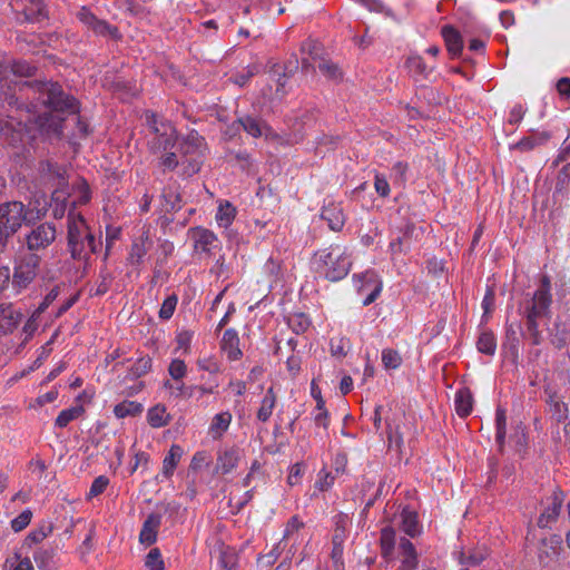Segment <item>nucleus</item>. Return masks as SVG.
Instances as JSON below:
<instances>
[{"mask_svg": "<svg viewBox=\"0 0 570 570\" xmlns=\"http://www.w3.org/2000/svg\"><path fill=\"white\" fill-rule=\"evenodd\" d=\"M174 249H175V246L171 242H169V240L160 242L158 249H157L158 258L166 259L169 255L173 254Z\"/></svg>", "mask_w": 570, "mask_h": 570, "instance_id": "0e129e2a", "label": "nucleus"}, {"mask_svg": "<svg viewBox=\"0 0 570 570\" xmlns=\"http://www.w3.org/2000/svg\"><path fill=\"white\" fill-rule=\"evenodd\" d=\"M570 331L566 325L556 324L554 332L551 334V344L556 348H563L568 344Z\"/></svg>", "mask_w": 570, "mask_h": 570, "instance_id": "79ce46f5", "label": "nucleus"}, {"mask_svg": "<svg viewBox=\"0 0 570 570\" xmlns=\"http://www.w3.org/2000/svg\"><path fill=\"white\" fill-rule=\"evenodd\" d=\"M151 245L153 242L148 232H142V234L132 242L128 256L129 263L132 266L139 265L146 256L147 252L150 249Z\"/></svg>", "mask_w": 570, "mask_h": 570, "instance_id": "f3484780", "label": "nucleus"}, {"mask_svg": "<svg viewBox=\"0 0 570 570\" xmlns=\"http://www.w3.org/2000/svg\"><path fill=\"white\" fill-rule=\"evenodd\" d=\"M547 403L550 407L551 417L557 423L564 422L568 419V415H569L568 404L562 402L556 394L550 395Z\"/></svg>", "mask_w": 570, "mask_h": 570, "instance_id": "cd10ccee", "label": "nucleus"}, {"mask_svg": "<svg viewBox=\"0 0 570 570\" xmlns=\"http://www.w3.org/2000/svg\"><path fill=\"white\" fill-rule=\"evenodd\" d=\"M22 313L16 311L11 304L0 305V336L12 333L22 321Z\"/></svg>", "mask_w": 570, "mask_h": 570, "instance_id": "f8f14e48", "label": "nucleus"}, {"mask_svg": "<svg viewBox=\"0 0 570 570\" xmlns=\"http://www.w3.org/2000/svg\"><path fill=\"white\" fill-rule=\"evenodd\" d=\"M301 51L303 55L302 68L305 70L314 67L313 62H315L317 60L320 61L321 59H323L321 57V53H322L321 45L315 40L307 39L306 41H304L302 43Z\"/></svg>", "mask_w": 570, "mask_h": 570, "instance_id": "aec40b11", "label": "nucleus"}, {"mask_svg": "<svg viewBox=\"0 0 570 570\" xmlns=\"http://www.w3.org/2000/svg\"><path fill=\"white\" fill-rule=\"evenodd\" d=\"M77 18L81 23L97 35L111 33V27L106 21L98 19L87 7H81L79 9Z\"/></svg>", "mask_w": 570, "mask_h": 570, "instance_id": "2eb2a0df", "label": "nucleus"}, {"mask_svg": "<svg viewBox=\"0 0 570 570\" xmlns=\"http://www.w3.org/2000/svg\"><path fill=\"white\" fill-rule=\"evenodd\" d=\"M148 126L154 132V138L149 141L154 153L167 151L173 148L176 141V130L169 122H159L155 114H147Z\"/></svg>", "mask_w": 570, "mask_h": 570, "instance_id": "0eeeda50", "label": "nucleus"}, {"mask_svg": "<svg viewBox=\"0 0 570 570\" xmlns=\"http://www.w3.org/2000/svg\"><path fill=\"white\" fill-rule=\"evenodd\" d=\"M557 90L563 97H570V78H561L557 82Z\"/></svg>", "mask_w": 570, "mask_h": 570, "instance_id": "774afa93", "label": "nucleus"}, {"mask_svg": "<svg viewBox=\"0 0 570 570\" xmlns=\"http://www.w3.org/2000/svg\"><path fill=\"white\" fill-rule=\"evenodd\" d=\"M401 556V566L399 570H416L419 558L414 544L406 538H402L399 543Z\"/></svg>", "mask_w": 570, "mask_h": 570, "instance_id": "dca6fc26", "label": "nucleus"}, {"mask_svg": "<svg viewBox=\"0 0 570 570\" xmlns=\"http://www.w3.org/2000/svg\"><path fill=\"white\" fill-rule=\"evenodd\" d=\"M238 122L243 127V129L254 138H258L262 136H266V137L268 136L269 127L265 122H263L256 118L246 116V117L239 118Z\"/></svg>", "mask_w": 570, "mask_h": 570, "instance_id": "b1692460", "label": "nucleus"}, {"mask_svg": "<svg viewBox=\"0 0 570 570\" xmlns=\"http://www.w3.org/2000/svg\"><path fill=\"white\" fill-rule=\"evenodd\" d=\"M55 239V226L48 223H43L33 228L27 235V245L30 250H39L48 247Z\"/></svg>", "mask_w": 570, "mask_h": 570, "instance_id": "1a4fd4ad", "label": "nucleus"}, {"mask_svg": "<svg viewBox=\"0 0 570 570\" xmlns=\"http://www.w3.org/2000/svg\"><path fill=\"white\" fill-rule=\"evenodd\" d=\"M161 524V515L159 513H150L142 523L139 533V541L145 546H151L157 541V534Z\"/></svg>", "mask_w": 570, "mask_h": 570, "instance_id": "4468645a", "label": "nucleus"}, {"mask_svg": "<svg viewBox=\"0 0 570 570\" xmlns=\"http://www.w3.org/2000/svg\"><path fill=\"white\" fill-rule=\"evenodd\" d=\"M20 92L29 98L30 92L38 95L42 111H38V105H32V109H17L19 117L16 119L10 116L7 120H0L1 137L11 145L23 141L26 135H31L33 129H38L46 135L60 136L62 134L63 115H76L78 104L75 98L66 95L58 83L53 82H29L23 81L14 85ZM4 100L9 106L17 104L18 97L13 94H3ZM2 94H0V98Z\"/></svg>", "mask_w": 570, "mask_h": 570, "instance_id": "f257e3e1", "label": "nucleus"}, {"mask_svg": "<svg viewBox=\"0 0 570 570\" xmlns=\"http://www.w3.org/2000/svg\"><path fill=\"white\" fill-rule=\"evenodd\" d=\"M183 456V449L178 444H173L168 454L163 461V473L166 476H170L174 473L179 460Z\"/></svg>", "mask_w": 570, "mask_h": 570, "instance_id": "c85d7f7f", "label": "nucleus"}, {"mask_svg": "<svg viewBox=\"0 0 570 570\" xmlns=\"http://www.w3.org/2000/svg\"><path fill=\"white\" fill-rule=\"evenodd\" d=\"M495 425H497V443L499 444L500 451H502L505 438L507 416L505 411L502 407H498L495 412Z\"/></svg>", "mask_w": 570, "mask_h": 570, "instance_id": "ea45409f", "label": "nucleus"}, {"mask_svg": "<svg viewBox=\"0 0 570 570\" xmlns=\"http://www.w3.org/2000/svg\"><path fill=\"white\" fill-rule=\"evenodd\" d=\"M178 158L175 153H168L161 157L160 165L166 169H174L178 165Z\"/></svg>", "mask_w": 570, "mask_h": 570, "instance_id": "338daca9", "label": "nucleus"}, {"mask_svg": "<svg viewBox=\"0 0 570 570\" xmlns=\"http://www.w3.org/2000/svg\"><path fill=\"white\" fill-rule=\"evenodd\" d=\"M147 421L153 428H163L169 423V415L166 413L164 405L157 404L149 409Z\"/></svg>", "mask_w": 570, "mask_h": 570, "instance_id": "c756f323", "label": "nucleus"}, {"mask_svg": "<svg viewBox=\"0 0 570 570\" xmlns=\"http://www.w3.org/2000/svg\"><path fill=\"white\" fill-rule=\"evenodd\" d=\"M562 539L559 535H552L549 539H543L541 541V548L539 551V559L541 562H544V559L551 561L559 556V550L561 549Z\"/></svg>", "mask_w": 570, "mask_h": 570, "instance_id": "5701e85b", "label": "nucleus"}, {"mask_svg": "<svg viewBox=\"0 0 570 570\" xmlns=\"http://www.w3.org/2000/svg\"><path fill=\"white\" fill-rule=\"evenodd\" d=\"M487 557H488V551L485 548H476V549L470 550L468 552V554L465 552H462L460 562H461V564L469 563L471 566H479Z\"/></svg>", "mask_w": 570, "mask_h": 570, "instance_id": "a19ab883", "label": "nucleus"}, {"mask_svg": "<svg viewBox=\"0 0 570 570\" xmlns=\"http://www.w3.org/2000/svg\"><path fill=\"white\" fill-rule=\"evenodd\" d=\"M39 257L35 254H29L23 257L16 266L13 281L17 284H29L35 281L38 272Z\"/></svg>", "mask_w": 570, "mask_h": 570, "instance_id": "9d476101", "label": "nucleus"}, {"mask_svg": "<svg viewBox=\"0 0 570 570\" xmlns=\"http://www.w3.org/2000/svg\"><path fill=\"white\" fill-rule=\"evenodd\" d=\"M235 216L236 208L229 202H224L217 208L215 220L219 227L227 228L234 222Z\"/></svg>", "mask_w": 570, "mask_h": 570, "instance_id": "bb28decb", "label": "nucleus"}, {"mask_svg": "<svg viewBox=\"0 0 570 570\" xmlns=\"http://www.w3.org/2000/svg\"><path fill=\"white\" fill-rule=\"evenodd\" d=\"M109 479L105 475L97 476L94 482L91 483L90 490H89V498L97 497L101 494L108 487Z\"/></svg>", "mask_w": 570, "mask_h": 570, "instance_id": "6e6d98bb", "label": "nucleus"}, {"mask_svg": "<svg viewBox=\"0 0 570 570\" xmlns=\"http://www.w3.org/2000/svg\"><path fill=\"white\" fill-rule=\"evenodd\" d=\"M186 371L185 362L178 358L173 360L168 367L169 375L175 381L181 380L186 375Z\"/></svg>", "mask_w": 570, "mask_h": 570, "instance_id": "5fc2aeb1", "label": "nucleus"}, {"mask_svg": "<svg viewBox=\"0 0 570 570\" xmlns=\"http://www.w3.org/2000/svg\"><path fill=\"white\" fill-rule=\"evenodd\" d=\"M203 146V138L196 132L191 131L189 132L185 139L183 140L180 145L181 153L184 157L191 156V159L188 160L187 158L181 161L183 165L185 163H188V165L185 168L186 175H194L199 171L200 169V148Z\"/></svg>", "mask_w": 570, "mask_h": 570, "instance_id": "6e6552de", "label": "nucleus"}, {"mask_svg": "<svg viewBox=\"0 0 570 570\" xmlns=\"http://www.w3.org/2000/svg\"><path fill=\"white\" fill-rule=\"evenodd\" d=\"M53 554L55 552L51 548H39L35 551L33 559L39 569H46Z\"/></svg>", "mask_w": 570, "mask_h": 570, "instance_id": "de8ad7c7", "label": "nucleus"}, {"mask_svg": "<svg viewBox=\"0 0 570 570\" xmlns=\"http://www.w3.org/2000/svg\"><path fill=\"white\" fill-rule=\"evenodd\" d=\"M275 402H276V395H275L273 389L271 387L266 392V394L262 401V405L257 412V419L259 421H262V422L268 421V419L271 417V415L273 413Z\"/></svg>", "mask_w": 570, "mask_h": 570, "instance_id": "72a5a7b5", "label": "nucleus"}, {"mask_svg": "<svg viewBox=\"0 0 570 570\" xmlns=\"http://www.w3.org/2000/svg\"><path fill=\"white\" fill-rule=\"evenodd\" d=\"M348 341L345 338L331 341V353L333 356L343 357L346 355L345 346Z\"/></svg>", "mask_w": 570, "mask_h": 570, "instance_id": "052dcab7", "label": "nucleus"}, {"mask_svg": "<svg viewBox=\"0 0 570 570\" xmlns=\"http://www.w3.org/2000/svg\"><path fill=\"white\" fill-rule=\"evenodd\" d=\"M564 500V494L561 490L556 489L551 497L548 498V505L538 519L540 528H548L550 523L554 522L560 513Z\"/></svg>", "mask_w": 570, "mask_h": 570, "instance_id": "9b49d317", "label": "nucleus"}, {"mask_svg": "<svg viewBox=\"0 0 570 570\" xmlns=\"http://www.w3.org/2000/svg\"><path fill=\"white\" fill-rule=\"evenodd\" d=\"M165 199L170 205V210H179L181 208V198L178 193L173 191L171 189H167L164 193Z\"/></svg>", "mask_w": 570, "mask_h": 570, "instance_id": "bf43d9fd", "label": "nucleus"}, {"mask_svg": "<svg viewBox=\"0 0 570 570\" xmlns=\"http://www.w3.org/2000/svg\"><path fill=\"white\" fill-rule=\"evenodd\" d=\"M317 67H318L320 71L325 77H327L330 79L337 80L338 78H341V72H340L338 67L335 63L331 62V61L321 59L318 61Z\"/></svg>", "mask_w": 570, "mask_h": 570, "instance_id": "09e8293b", "label": "nucleus"}, {"mask_svg": "<svg viewBox=\"0 0 570 570\" xmlns=\"http://www.w3.org/2000/svg\"><path fill=\"white\" fill-rule=\"evenodd\" d=\"M240 460V451L237 448H229L220 451L217 456L216 472H222L223 474H227L232 472L238 464Z\"/></svg>", "mask_w": 570, "mask_h": 570, "instance_id": "a211bd4d", "label": "nucleus"}, {"mask_svg": "<svg viewBox=\"0 0 570 570\" xmlns=\"http://www.w3.org/2000/svg\"><path fill=\"white\" fill-rule=\"evenodd\" d=\"M232 421V414L229 412H223L216 414L210 424V432L214 438H219L225 432Z\"/></svg>", "mask_w": 570, "mask_h": 570, "instance_id": "c9c22d12", "label": "nucleus"}, {"mask_svg": "<svg viewBox=\"0 0 570 570\" xmlns=\"http://www.w3.org/2000/svg\"><path fill=\"white\" fill-rule=\"evenodd\" d=\"M479 352L493 355L497 350V341L494 334L489 331H484L480 334L478 343H476Z\"/></svg>", "mask_w": 570, "mask_h": 570, "instance_id": "e433bc0d", "label": "nucleus"}, {"mask_svg": "<svg viewBox=\"0 0 570 570\" xmlns=\"http://www.w3.org/2000/svg\"><path fill=\"white\" fill-rule=\"evenodd\" d=\"M495 306V294L493 291V287H489L483 301H482V308H483V316L482 322H487L490 314L493 312Z\"/></svg>", "mask_w": 570, "mask_h": 570, "instance_id": "49530a36", "label": "nucleus"}, {"mask_svg": "<svg viewBox=\"0 0 570 570\" xmlns=\"http://www.w3.org/2000/svg\"><path fill=\"white\" fill-rule=\"evenodd\" d=\"M525 114V108L522 105H515L509 112V122L512 125L519 124Z\"/></svg>", "mask_w": 570, "mask_h": 570, "instance_id": "680f3d73", "label": "nucleus"}, {"mask_svg": "<svg viewBox=\"0 0 570 570\" xmlns=\"http://www.w3.org/2000/svg\"><path fill=\"white\" fill-rule=\"evenodd\" d=\"M220 345L222 350L227 354V357L232 361L238 360L243 354L239 348L238 334L233 328H228L224 332Z\"/></svg>", "mask_w": 570, "mask_h": 570, "instance_id": "6ab92c4d", "label": "nucleus"}, {"mask_svg": "<svg viewBox=\"0 0 570 570\" xmlns=\"http://www.w3.org/2000/svg\"><path fill=\"white\" fill-rule=\"evenodd\" d=\"M153 360L150 356H142L138 358L135 364L129 368L125 379L137 380L147 374L151 368Z\"/></svg>", "mask_w": 570, "mask_h": 570, "instance_id": "f704fd0d", "label": "nucleus"}, {"mask_svg": "<svg viewBox=\"0 0 570 570\" xmlns=\"http://www.w3.org/2000/svg\"><path fill=\"white\" fill-rule=\"evenodd\" d=\"M85 412L82 405L73 406L67 410H63L59 413L56 419V425L58 428H66L71 421L79 417Z\"/></svg>", "mask_w": 570, "mask_h": 570, "instance_id": "4c0bfd02", "label": "nucleus"}, {"mask_svg": "<svg viewBox=\"0 0 570 570\" xmlns=\"http://www.w3.org/2000/svg\"><path fill=\"white\" fill-rule=\"evenodd\" d=\"M188 239L191 242L194 254L200 258H209L220 250L222 242L214 232L205 227H193L188 229Z\"/></svg>", "mask_w": 570, "mask_h": 570, "instance_id": "423d86ee", "label": "nucleus"}, {"mask_svg": "<svg viewBox=\"0 0 570 570\" xmlns=\"http://www.w3.org/2000/svg\"><path fill=\"white\" fill-rule=\"evenodd\" d=\"M68 248L73 259L87 262L96 253L99 242L96 240L83 216L71 208L67 216Z\"/></svg>", "mask_w": 570, "mask_h": 570, "instance_id": "f03ea898", "label": "nucleus"}, {"mask_svg": "<svg viewBox=\"0 0 570 570\" xmlns=\"http://www.w3.org/2000/svg\"><path fill=\"white\" fill-rule=\"evenodd\" d=\"M145 566L149 570H164V561L161 558L160 550L158 548H153L148 554L146 556Z\"/></svg>", "mask_w": 570, "mask_h": 570, "instance_id": "a18cd8bd", "label": "nucleus"}, {"mask_svg": "<svg viewBox=\"0 0 570 570\" xmlns=\"http://www.w3.org/2000/svg\"><path fill=\"white\" fill-rule=\"evenodd\" d=\"M455 411L459 416H468L473 407V395L468 387L460 389L455 394Z\"/></svg>", "mask_w": 570, "mask_h": 570, "instance_id": "393cba45", "label": "nucleus"}, {"mask_svg": "<svg viewBox=\"0 0 570 570\" xmlns=\"http://www.w3.org/2000/svg\"><path fill=\"white\" fill-rule=\"evenodd\" d=\"M401 518L402 529L407 535L414 538L417 534H420L421 527L419 524V517L415 511L410 510L407 507H405L402 510Z\"/></svg>", "mask_w": 570, "mask_h": 570, "instance_id": "a878e982", "label": "nucleus"}, {"mask_svg": "<svg viewBox=\"0 0 570 570\" xmlns=\"http://www.w3.org/2000/svg\"><path fill=\"white\" fill-rule=\"evenodd\" d=\"M322 218L327 222L328 227L338 232L342 229L345 223V216L343 214V209L337 204H330L325 206L321 214Z\"/></svg>", "mask_w": 570, "mask_h": 570, "instance_id": "412c9836", "label": "nucleus"}, {"mask_svg": "<svg viewBox=\"0 0 570 570\" xmlns=\"http://www.w3.org/2000/svg\"><path fill=\"white\" fill-rule=\"evenodd\" d=\"M142 404L135 401H124L117 404L114 413L117 417L136 416L142 412Z\"/></svg>", "mask_w": 570, "mask_h": 570, "instance_id": "2f4dec72", "label": "nucleus"}, {"mask_svg": "<svg viewBox=\"0 0 570 570\" xmlns=\"http://www.w3.org/2000/svg\"><path fill=\"white\" fill-rule=\"evenodd\" d=\"M343 546H333L331 558L336 570H343Z\"/></svg>", "mask_w": 570, "mask_h": 570, "instance_id": "e2e57ef3", "label": "nucleus"}, {"mask_svg": "<svg viewBox=\"0 0 570 570\" xmlns=\"http://www.w3.org/2000/svg\"><path fill=\"white\" fill-rule=\"evenodd\" d=\"M33 67L24 61H16L11 65V71L18 76H31Z\"/></svg>", "mask_w": 570, "mask_h": 570, "instance_id": "13d9d810", "label": "nucleus"}, {"mask_svg": "<svg viewBox=\"0 0 570 570\" xmlns=\"http://www.w3.org/2000/svg\"><path fill=\"white\" fill-rule=\"evenodd\" d=\"M31 519L32 512L31 510L27 509L11 521V529L14 532H20L29 525Z\"/></svg>", "mask_w": 570, "mask_h": 570, "instance_id": "8fccbe9b", "label": "nucleus"}, {"mask_svg": "<svg viewBox=\"0 0 570 570\" xmlns=\"http://www.w3.org/2000/svg\"><path fill=\"white\" fill-rule=\"evenodd\" d=\"M428 272L433 275H439L444 272V262L438 258H432L428 262Z\"/></svg>", "mask_w": 570, "mask_h": 570, "instance_id": "69168bd1", "label": "nucleus"}, {"mask_svg": "<svg viewBox=\"0 0 570 570\" xmlns=\"http://www.w3.org/2000/svg\"><path fill=\"white\" fill-rule=\"evenodd\" d=\"M406 66L410 71L416 75L426 76L429 73V69L424 63L423 58L419 55H411L406 60Z\"/></svg>", "mask_w": 570, "mask_h": 570, "instance_id": "c03bdc74", "label": "nucleus"}, {"mask_svg": "<svg viewBox=\"0 0 570 570\" xmlns=\"http://www.w3.org/2000/svg\"><path fill=\"white\" fill-rule=\"evenodd\" d=\"M442 37L450 55L452 57H459L463 49V41L459 31L451 26H444L442 28Z\"/></svg>", "mask_w": 570, "mask_h": 570, "instance_id": "4be33fe9", "label": "nucleus"}, {"mask_svg": "<svg viewBox=\"0 0 570 570\" xmlns=\"http://www.w3.org/2000/svg\"><path fill=\"white\" fill-rule=\"evenodd\" d=\"M552 295L549 287H539L529 299L523 303L525 328L533 345L542 342V335L539 330V318L550 317V306Z\"/></svg>", "mask_w": 570, "mask_h": 570, "instance_id": "7ed1b4c3", "label": "nucleus"}, {"mask_svg": "<svg viewBox=\"0 0 570 570\" xmlns=\"http://www.w3.org/2000/svg\"><path fill=\"white\" fill-rule=\"evenodd\" d=\"M380 540H381L382 554L384 557H389L394 549L395 531L390 527L383 528L381 531Z\"/></svg>", "mask_w": 570, "mask_h": 570, "instance_id": "58836bf2", "label": "nucleus"}, {"mask_svg": "<svg viewBox=\"0 0 570 570\" xmlns=\"http://www.w3.org/2000/svg\"><path fill=\"white\" fill-rule=\"evenodd\" d=\"M265 273L269 275L267 282L269 283H279L287 282L283 274L281 273V266L273 259L267 261L264 266Z\"/></svg>", "mask_w": 570, "mask_h": 570, "instance_id": "37998d69", "label": "nucleus"}, {"mask_svg": "<svg viewBox=\"0 0 570 570\" xmlns=\"http://www.w3.org/2000/svg\"><path fill=\"white\" fill-rule=\"evenodd\" d=\"M23 203L12 200L0 204V250L4 248L8 239L16 234L24 223H29L31 217Z\"/></svg>", "mask_w": 570, "mask_h": 570, "instance_id": "20e7f679", "label": "nucleus"}, {"mask_svg": "<svg viewBox=\"0 0 570 570\" xmlns=\"http://www.w3.org/2000/svg\"><path fill=\"white\" fill-rule=\"evenodd\" d=\"M52 524H42L39 529L30 532L22 544V548H32V546L38 544L42 542L51 532H52Z\"/></svg>", "mask_w": 570, "mask_h": 570, "instance_id": "473e14b6", "label": "nucleus"}, {"mask_svg": "<svg viewBox=\"0 0 570 570\" xmlns=\"http://www.w3.org/2000/svg\"><path fill=\"white\" fill-rule=\"evenodd\" d=\"M23 13L28 21H40L45 18L41 0H21Z\"/></svg>", "mask_w": 570, "mask_h": 570, "instance_id": "7c9ffc66", "label": "nucleus"}, {"mask_svg": "<svg viewBox=\"0 0 570 570\" xmlns=\"http://www.w3.org/2000/svg\"><path fill=\"white\" fill-rule=\"evenodd\" d=\"M375 191L381 197H387L390 195V185L383 175L376 174L374 179Z\"/></svg>", "mask_w": 570, "mask_h": 570, "instance_id": "4d7b16f0", "label": "nucleus"}, {"mask_svg": "<svg viewBox=\"0 0 570 570\" xmlns=\"http://www.w3.org/2000/svg\"><path fill=\"white\" fill-rule=\"evenodd\" d=\"M177 296L175 294L169 295L163 303L161 308L159 311V317L163 320H169L177 305Z\"/></svg>", "mask_w": 570, "mask_h": 570, "instance_id": "864d4df0", "label": "nucleus"}, {"mask_svg": "<svg viewBox=\"0 0 570 570\" xmlns=\"http://www.w3.org/2000/svg\"><path fill=\"white\" fill-rule=\"evenodd\" d=\"M386 434L389 440V446L395 445L397 450H401L402 444V435L400 433L399 426H393L392 423L386 419Z\"/></svg>", "mask_w": 570, "mask_h": 570, "instance_id": "603ef678", "label": "nucleus"}, {"mask_svg": "<svg viewBox=\"0 0 570 570\" xmlns=\"http://www.w3.org/2000/svg\"><path fill=\"white\" fill-rule=\"evenodd\" d=\"M382 362L386 368H397L402 358L396 351L387 348L382 352Z\"/></svg>", "mask_w": 570, "mask_h": 570, "instance_id": "3c124183", "label": "nucleus"}, {"mask_svg": "<svg viewBox=\"0 0 570 570\" xmlns=\"http://www.w3.org/2000/svg\"><path fill=\"white\" fill-rule=\"evenodd\" d=\"M220 570H235L238 562L236 550L223 542H218L213 551Z\"/></svg>", "mask_w": 570, "mask_h": 570, "instance_id": "ddd939ff", "label": "nucleus"}, {"mask_svg": "<svg viewBox=\"0 0 570 570\" xmlns=\"http://www.w3.org/2000/svg\"><path fill=\"white\" fill-rule=\"evenodd\" d=\"M313 265L328 282H338L348 273L350 261L338 247H335L316 252Z\"/></svg>", "mask_w": 570, "mask_h": 570, "instance_id": "39448f33", "label": "nucleus"}]
</instances>
